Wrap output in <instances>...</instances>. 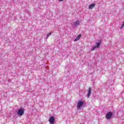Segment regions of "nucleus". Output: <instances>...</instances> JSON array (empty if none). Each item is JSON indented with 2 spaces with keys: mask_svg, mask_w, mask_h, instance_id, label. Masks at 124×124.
<instances>
[{
  "mask_svg": "<svg viewBox=\"0 0 124 124\" xmlns=\"http://www.w3.org/2000/svg\"><path fill=\"white\" fill-rule=\"evenodd\" d=\"M24 113H25V110H24V108H21L18 109L17 111V115H18V116H23Z\"/></svg>",
  "mask_w": 124,
  "mask_h": 124,
  "instance_id": "obj_1",
  "label": "nucleus"
},
{
  "mask_svg": "<svg viewBox=\"0 0 124 124\" xmlns=\"http://www.w3.org/2000/svg\"><path fill=\"white\" fill-rule=\"evenodd\" d=\"M112 116H113V112H108L106 115V119H107V120H110V119L112 118Z\"/></svg>",
  "mask_w": 124,
  "mask_h": 124,
  "instance_id": "obj_2",
  "label": "nucleus"
},
{
  "mask_svg": "<svg viewBox=\"0 0 124 124\" xmlns=\"http://www.w3.org/2000/svg\"><path fill=\"white\" fill-rule=\"evenodd\" d=\"M101 44V42H100L99 43H96V46H93L92 48V51H94V50H95V49H96V48H99L100 47V45Z\"/></svg>",
  "mask_w": 124,
  "mask_h": 124,
  "instance_id": "obj_3",
  "label": "nucleus"
},
{
  "mask_svg": "<svg viewBox=\"0 0 124 124\" xmlns=\"http://www.w3.org/2000/svg\"><path fill=\"white\" fill-rule=\"evenodd\" d=\"M83 105H84V102H83L82 101H78V103H77L78 108L80 109V108H81V107H82V106H83Z\"/></svg>",
  "mask_w": 124,
  "mask_h": 124,
  "instance_id": "obj_4",
  "label": "nucleus"
},
{
  "mask_svg": "<svg viewBox=\"0 0 124 124\" xmlns=\"http://www.w3.org/2000/svg\"><path fill=\"white\" fill-rule=\"evenodd\" d=\"M50 124H55V117L51 116L48 120Z\"/></svg>",
  "mask_w": 124,
  "mask_h": 124,
  "instance_id": "obj_5",
  "label": "nucleus"
},
{
  "mask_svg": "<svg viewBox=\"0 0 124 124\" xmlns=\"http://www.w3.org/2000/svg\"><path fill=\"white\" fill-rule=\"evenodd\" d=\"M92 94V88L90 87L88 90V93L87 94L88 97H90L91 96V94Z\"/></svg>",
  "mask_w": 124,
  "mask_h": 124,
  "instance_id": "obj_6",
  "label": "nucleus"
},
{
  "mask_svg": "<svg viewBox=\"0 0 124 124\" xmlns=\"http://www.w3.org/2000/svg\"><path fill=\"white\" fill-rule=\"evenodd\" d=\"M94 6H95V4L92 3L89 6V9H93V8H94Z\"/></svg>",
  "mask_w": 124,
  "mask_h": 124,
  "instance_id": "obj_7",
  "label": "nucleus"
},
{
  "mask_svg": "<svg viewBox=\"0 0 124 124\" xmlns=\"http://www.w3.org/2000/svg\"><path fill=\"white\" fill-rule=\"evenodd\" d=\"M79 24H80V21L79 20H77V21L74 23V25L75 26H79Z\"/></svg>",
  "mask_w": 124,
  "mask_h": 124,
  "instance_id": "obj_8",
  "label": "nucleus"
},
{
  "mask_svg": "<svg viewBox=\"0 0 124 124\" xmlns=\"http://www.w3.org/2000/svg\"><path fill=\"white\" fill-rule=\"evenodd\" d=\"M81 37V34L78 35L77 37L75 39V41H78L80 38Z\"/></svg>",
  "mask_w": 124,
  "mask_h": 124,
  "instance_id": "obj_9",
  "label": "nucleus"
},
{
  "mask_svg": "<svg viewBox=\"0 0 124 124\" xmlns=\"http://www.w3.org/2000/svg\"><path fill=\"white\" fill-rule=\"evenodd\" d=\"M51 34H52V33H51V32L48 33L46 35V38H49V36L50 35H51Z\"/></svg>",
  "mask_w": 124,
  "mask_h": 124,
  "instance_id": "obj_10",
  "label": "nucleus"
},
{
  "mask_svg": "<svg viewBox=\"0 0 124 124\" xmlns=\"http://www.w3.org/2000/svg\"><path fill=\"white\" fill-rule=\"evenodd\" d=\"M124 27V24L123 23V24L122 25V27H121L122 29H123Z\"/></svg>",
  "mask_w": 124,
  "mask_h": 124,
  "instance_id": "obj_11",
  "label": "nucleus"
},
{
  "mask_svg": "<svg viewBox=\"0 0 124 124\" xmlns=\"http://www.w3.org/2000/svg\"><path fill=\"white\" fill-rule=\"evenodd\" d=\"M59 1H62V0H59Z\"/></svg>",
  "mask_w": 124,
  "mask_h": 124,
  "instance_id": "obj_12",
  "label": "nucleus"
},
{
  "mask_svg": "<svg viewBox=\"0 0 124 124\" xmlns=\"http://www.w3.org/2000/svg\"><path fill=\"white\" fill-rule=\"evenodd\" d=\"M123 24H124V22H123Z\"/></svg>",
  "mask_w": 124,
  "mask_h": 124,
  "instance_id": "obj_13",
  "label": "nucleus"
}]
</instances>
